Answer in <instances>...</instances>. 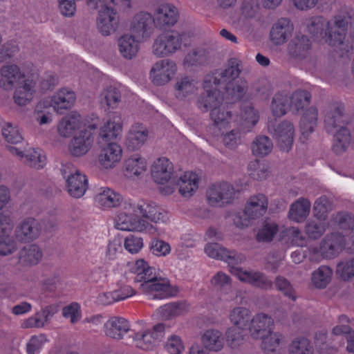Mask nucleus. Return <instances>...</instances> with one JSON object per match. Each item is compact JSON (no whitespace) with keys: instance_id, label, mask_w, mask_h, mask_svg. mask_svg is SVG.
<instances>
[{"instance_id":"49530a36","label":"nucleus","mask_w":354,"mask_h":354,"mask_svg":"<svg viewBox=\"0 0 354 354\" xmlns=\"http://www.w3.org/2000/svg\"><path fill=\"white\" fill-rule=\"evenodd\" d=\"M96 196L95 201L104 207H114L118 206L122 201L121 195L115 191L106 187Z\"/></svg>"},{"instance_id":"c03bdc74","label":"nucleus","mask_w":354,"mask_h":354,"mask_svg":"<svg viewBox=\"0 0 354 354\" xmlns=\"http://www.w3.org/2000/svg\"><path fill=\"white\" fill-rule=\"evenodd\" d=\"M310 203L304 198L298 199L290 206L289 218L297 223L304 221L310 213Z\"/></svg>"},{"instance_id":"3c124183","label":"nucleus","mask_w":354,"mask_h":354,"mask_svg":"<svg viewBox=\"0 0 354 354\" xmlns=\"http://www.w3.org/2000/svg\"><path fill=\"white\" fill-rule=\"evenodd\" d=\"M229 318L236 327L246 328L251 321L252 315L247 308L236 307L230 311Z\"/></svg>"},{"instance_id":"473e14b6","label":"nucleus","mask_w":354,"mask_h":354,"mask_svg":"<svg viewBox=\"0 0 354 354\" xmlns=\"http://www.w3.org/2000/svg\"><path fill=\"white\" fill-rule=\"evenodd\" d=\"M268 199L263 194L251 196L244 209V216L255 219L263 216L268 208Z\"/></svg>"},{"instance_id":"c9c22d12","label":"nucleus","mask_w":354,"mask_h":354,"mask_svg":"<svg viewBox=\"0 0 354 354\" xmlns=\"http://www.w3.org/2000/svg\"><path fill=\"white\" fill-rule=\"evenodd\" d=\"M211 120L219 128L225 127L231 121H234L236 115L232 110V106H223L220 104L210 111Z\"/></svg>"},{"instance_id":"f704fd0d","label":"nucleus","mask_w":354,"mask_h":354,"mask_svg":"<svg viewBox=\"0 0 354 354\" xmlns=\"http://www.w3.org/2000/svg\"><path fill=\"white\" fill-rule=\"evenodd\" d=\"M148 137V131L140 125L133 126L129 131L125 145L129 150H136L140 148Z\"/></svg>"},{"instance_id":"72a5a7b5","label":"nucleus","mask_w":354,"mask_h":354,"mask_svg":"<svg viewBox=\"0 0 354 354\" xmlns=\"http://www.w3.org/2000/svg\"><path fill=\"white\" fill-rule=\"evenodd\" d=\"M88 188V179L80 171L69 178L66 182V189L71 196L76 198L82 197Z\"/></svg>"},{"instance_id":"79ce46f5","label":"nucleus","mask_w":354,"mask_h":354,"mask_svg":"<svg viewBox=\"0 0 354 354\" xmlns=\"http://www.w3.org/2000/svg\"><path fill=\"white\" fill-rule=\"evenodd\" d=\"M41 257V250L36 245L25 246L18 254L19 263L23 266L36 265Z\"/></svg>"},{"instance_id":"2f4dec72","label":"nucleus","mask_w":354,"mask_h":354,"mask_svg":"<svg viewBox=\"0 0 354 354\" xmlns=\"http://www.w3.org/2000/svg\"><path fill=\"white\" fill-rule=\"evenodd\" d=\"M176 97L179 100H185L194 95L197 91V82L192 77L180 75L175 83Z\"/></svg>"},{"instance_id":"dca6fc26","label":"nucleus","mask_w":354,"mask_h":354,"mask_svg":"<svg viewBox=\"0 0 354 354\" xmlns=\"http://www.w3.org/2000/svg\"><path fill=\"white\" fill-rule=\"evenodd\" d=\"M205 253L212 258L225 261L228 263L230 270L245 260V257L235 251L228 250L216 243H211L205 247Z\"/></svg>"},{"instance_id":"4d7b16f0","label":"nucleus","mask_w":354,"mask_h":354,"mask_svg":"<svg viewBox=\"0 0 354 354\" xmlns=\"http://www.w3.org/2000/svg\"><path fill=\"white\" fill-rule=\"evenodd\" d=\"M311 95L304 90L295 91L289 98L290 106L297 113L303 111L310 104Z\"/></svg>"},{"instance_id":"052dcab7","label":"nucleus","mask_w":354,"mask_h":354,"mask_svg":"<svg viewBox=\"0 0 354 354\" xmlns=\"http://www.w3.org/2000/svg\"><path fill=\"white\" fill-rule=\"evenodd\" d=\"M24 162L32 168L39 169L46 165V156L40 149H29L25 151Z\"/></svg>"},{"instance_id":"6e6552de","label":"nucleus","mask_w":354,"mask_h":354,"mask_svg":"<svg viewBox=\"0 0 354 354\" xmlns=\"http://www.w3.org/2000/svg\"><path fill=\"white\" fill-rule=\"evenodd\" d=\"M268 131L276 140L279 147L283 151H288L294 140L295 129L293 124L284 120L275 125L272 122L268 124Z\"/></svg>"},{"instance_id":"4c0bfd02","label":"nucleus","mask_w":354,"mask_h":354,"mask_svg":"<svg viewBox=\"0 0 354 354\" xmlns=\"http://www.w3.org/2000/svg\"><path fill=\"white\" fill-rule=\"evenodd\" d=\"M203 346L209 351H220L224 345V338L218 330L209 329L201 337Z\"/></svg>"},{"instance_id":"4be33fe9","label":"nucleus","mask_w":354,"mask_h":354,"mask_svg":"<svg viewBox=\"0 0 354 354\" xmlns=\"http://www.w3.org/2000/svg\"><path fill=\"white\" fill-rule=\"evenodd\" d=\"M259 121V115L252 104L248 102L241 104L240 115H236L234 122H237L242 133L252 130Z\"/></svg>"},{"instance_id":"a211bd4d","label":"nucleus","mask_w":354,"mask_h":354,"mask_svg":"<svg viewBox=\"0 0 354 354\" xmlns=\"http://www.w3.org/2000/svg\"><path fill=\"white\" fill-rule=\"evenodd\" d=\"M153 17L156 28L161 29L173 26L178 19V12L173 5L162 4L157 8Z\"/></svg>"},{"instance_id":"a878e982","label":"nucleus","mask_w":354,"mask_h":354,"mask_svg":"<svg viewBox=\"0 0 354 354\" xmlns=\"http://www.w3.org/2000/svg\"><path fill=\"white\" fill-rule=\"evenodd\" d=\"M151 172L155 182L163 184L168 182L173 176V164L167 158H159L152 165Z\"/></svg>"},{"instance_id":"bb28decb","label":"nucleus","mask_w":354,"mask_h":354,"mask_svg":"<svg viewBox=\"0 0 354 354\" xmlns=\"http://www.w3.org/2000/svg\"><path fill=\"white\" fill-rule=\"evenodd\" d=\"M57 311L58 309L56 306H47L36 313L33 316L25 319L21 323V328H43Z\"/></svg>"},{"instance_id":"0eeeda50","label":"nucleus","mask_w":354,"mask_h":354,"mask_svg":"<svg viewBox=\"0 0 354 354\" xmlns=\"http://www.w3.org/2000/svg\"><path fill=\"white\" fill-rule=\"evenodd\" d=\"M206 195L211 205L222 207L232 202L235 189L231 184L221 182L212 185L207 189Z\"/></svg>"},{"instance_id":"ea45409f","label":"nucleus","mask_w":354,"mask_h":354,"mask_svg":"<svg viewBox=\"0 0 354 354\" xmlns=\"http://www.w3.org/2000/svg\"><path fill=\"white\" fill-rule=\"evenodd\" d=\"M131 270L135 274L133 278L135 283H142L148 279H154L155 275H156V269L149 266L148 263L143 259L136 261Z\"/></svg>"},{"instance_id":"603ef678","label":"nucleus","mask_w":354,"mask_h":354,"mask_svg":"<svg viewBox=\"0 0 354 354\" xmlns=\"http://www.w3.org/2000/svg\"><path fill=\"white\" fill-rule=\"evenodd\" d=\"M33 83L30 80H26L18 85L14 93V100L19 106L27 104L32 96Z\"/></svg>"},{"instance_id":"37998d69","label":"nucleus","mask_w":354,"mask_h":354,"mask_svg":"<svg viewBox=\"0 0 354 354\" xmlns=\"http://www.w3.org/2000/svg\"><path fill=\"white\" fill-rule=\"evenodd\" d=\"M80 115L72 112L64 117L58 125V131L60 136L67 138L80 127Z\"/></svg>"},{"instance_id":"680f3d73","label":"nucleus","mask_w":354,"mask_h":354,"mask_svg":"<svg viewBox=\"0 0 354 354\" xmlns=\"http://www.w3.org/2000/svg\"><path fill=\"white\" fill-rule=\"evenodd\" d=\"M187 310V306L184 302H173L165 304L160 308L159 313L162 317L169 319L179 316Z\"/></svg>"},{"instance_id":"4468645a","label":"nucleus","mask_w":354,"mask_h":354,"mask_svg":"<svg viewBox=\"0 0 354 354\" xmlns=\"http://www.w3.org/2000/svg\"><path fill=\"white\" fill-rule=\"evenodd\" d=\"M230 272L241 281L247 282L253 286L263 290L272 288L273 282L263 272L254 271H243L239 267L232 266Z\"/></svg>"},{"instance_id":"338daca9","label":"nucleus","mask_w":354,"mask_h":354,"mask_svg":"<svg viewBox=\"0 0 354 354\" xmlns=\"http://www.w3.org/2000/svg\"><path fill=\"white\" fill-rule=\"evenodd\" d=\"M244 329L239 327H230L225 333L226 341L231 348H236L245 341Z\"/></svg>"},{"instance_id":"f3484780","label":"nucleus","mask_w":354,"mask_h":354,"mask_svg":"<svg viewBox=\"0 0 354 354\" xmlns=\"http://www.w3.org/2000/svg\"><path fill=\"white\" fill-rule=\"evenodd\" d=\"M344 236L339 233L327 234L320 243L319 252L324 258L333 259L343 250Z\"/></svg>"},{"instance_id":"6e6d98bb","label":"nucleus","mask_w":354,"mask_h":354,"mask_svg":"<svg viewBox=\"0 0 354 354\" xmlns=\"http://www.w3.org/2000/svg\"><path fill=\"white\" fill-rule=\"evenodd\" d=\"M272 147V142L269 137L259 136L253 140L251 149L254 155L263 157L271 152Z\"/></svg>"},{"instance_id":"f03ea898","label":"nucleus","mask_w":354,"mask_h":354,"mask_svg":"<svg viewBox=\"0 0 354 354\" xmlns=\"http://www.w3.org/2000/svg\"><path fill=\"white\" fill-rule=\"evenodd\" d=\"M241 71V61L232 57L227 61L225 68L216 70L212 77L219 86H223L225 97L230 103L240 101L248 91L247 81L239 78Z\"/></svg>"},{"instance_id":"412c9836","label":"nucleus","mask_w":354,"mask_h":354,"mask_svg":"<svg viewBox=\"0 0 354 354\" xmlns=\"http://www.w3.org/2000/svg\"><path fill=\"white\" fill-rule=\"evenodd\" d=\"M25 79L20 68L15 64L6 65L1 68L0 86L6 90L12 89L22 84Z\"/></svg>"},{"instance_id":"6ab92c4d","label":"nucleus","mask_w":354,"mask_h":354,"mask_svg":"<svg viewBox=\"0 0 354 354\" xmlns=\"http://www.w3.org/2000/svg\"><path fill=\"white\" fill-rule=\"evenodd\" d=\"M273 324L274 321L270 316L265 313L256 314L248 326L250 335L256 339L264 337L272 331Z\"/></svg>"},{"instance_id":"13d9d810","label":"nucleus","mask_w":354,"mask_h":354,"mask_svg":"<svg viewBox=\"0 0 354 354\" xmlns=\"http://www.w3.org/2000/svg\"><path fill=\"white\" fill-rule=\"evenodd\" d=\"M273 284L276 289L281 292L284 297L292 301L297 299V292L294 285L285 277L278 275L275 277Z\"/></svg>"},{"instance_id":"20e7f679","label":"nucleus","mask_w":354,"mask_h":354,"mask_svg":"<svg viewBox=\"0 0 354 354\" xmlns=\"http://www.w3.org/2000/svg\"><path fill=\"white\" fill-rule=\"evenodd\" d=\"M183 34L172 30L159 35L152 46V53L158 57H169L180 50Z\"/></svg>"},{"instance_id":"e433bc0d","label":"nucleus","mask_w":354,"mask_h":354,"mask_svg":"<svg viewBox=\"0 0 354 354\" xmlns=\"http://www.w3.org/2000/svg\"><path fill=\"white\" fill-rule=\"evenodd\" d=\"M210 58L208 49L197 47L191 49L185 56L183 64L188 66H199L206 64Z\"/></svg>"},{"instance_id":"9d476101","label":"nucleus","mask_w":354,"mask_h":354,"mask_svg":"<svg viewBox=\"0 0 354 354\" xmlns=\"http://www.w3.org/2000/svg\"><path fill=\"white\" fill-rule=\"evenodd\" d=\"M139 289L145 294L151 295L153 299H161L173 295L168 280L155 275L154 279H148L140 284Z\"/></svg>"},{"instance_id":"c756f323","label":"nucleus","mask_w":354,"mask_h":354,"mask_svg":"<svg viewBox=\"0 0 354 354\" xmlns=\"http://www.w3.org/2000/svg\"><path fill=\"white\" fill-rule=\"evenodd\" d=\"M122 158V149L115 142H111L103 147L99 155V162L105 169L113 168Z\"/></svg>"},{"instance_id":"69168bd1","label":"nucleus","mask_w":354,"mask_h":354,"mask_svg":"<svg viewBox=\"0 0 354 354\" xmlns=\"http://www.w3.org/2000/svg\"><path fill=\"white\" fill-rule=\"evenodd\" d=\"M313 346L306 337H297L289 346L290 354H313Z\"/></svg>"},{"instance_id":"bf43d9fd","label":"nucleus","mask_w":354,"mask_h":354,"mask_svg":"<svg viewBox=\"0 0 354 354\" xmlns=\"http://www.w3.org/2000/svg\"><path fill=\"white\" fill-rule=\"evenodd\" d=\"M290 108L289 97L283 93H277L272 98L271 110L276 117H281L286 114Z\"/></svg>"},{"instance_id":"0e129e2a","label":"nucleus","mask_w":354,"mask_h":354,"mask_svg":"<svg viewBox=\"0 0 354 354\" xmlns=\"http://www.w3.org/2000/svg\"><path fill=\"white\" fill-rule=\"evenodd\" d=\"M326 223L323 220L315 218L308 220L305 226V232L311 239H317L326 230Z\"/></svg>"},{"instance_id":"a18cd8bd","label":"nucleus","mask_w":354,"mask_h":354,"mask_svg":"<svg viewBox=\"0 0 354 354\" xmlns=\"http://www.w3.org/2000/svg\"><path fill=\"white\" fill-rule=\"evenodd\" d=\"M124 168L125 176L131 178L133 176H138L145 171L147 164L145 158L136 154L125 160Z\"/></svg>"},{"instance_id":"ddd939ff","label":"nucleus","mask_w":354,"mask_h":354,"mask_svg":"<svg viewBox=\"0 0 354 354\" xmlns=\"http://www.w3.org/2000/svg\"><path fill=\"white\" fill-rule=\"evenodd\" d=\"M177 71L176 63L171 59H161L156 62L150 71V77L154 84L164 85L168 83Z\"/></svg>"},{"instance_id":"f257e3e1","label":"nucleus","mask_w":354,"mask_h":354,"mask_svg":"<svg viewBox=\"0 0 354 354\" xmlns=\"http://www.w3.org/2000/svg\"><path fill=\"white\" fill-rule=\"evenodd\" d=\"M353 15L354 11L352 9L346 8L329 21L322 17L313 18L308 24V31L317 39L325 38L328 45L341 46L342 50L348 53L353 47L344 44V41L347 33L348 25L351 24Z\"/></svg>"},{"instance_id":"aec40b11","label":"nucleus","mask_w":354,"mask_h":354,"mask_svg":"<svg viewBox=\"0 0 354 354\" xmlns=\"http://www.w3.org/2000/svg\"><path fill=\"white\" fill-rule=\"evenodd\" d=\"M76 100L75 93L66 88L57 91L50 99L49 106H52L57 113L62 114L72 108Z\"/></svg>"},{"instance_id":"8fccbe9b","label":"nucleus","mask_w":354,"mask_h":354,"mask_svg":"<svg viewBox=\"0 0 354 354\" xmlns=\"http://www.w3.org/2000/svg\"><path fill=\"white\" fill-rule=\"evenodd\" d=\"M100 101L109 109H115L121 101V92L115 86H109L101 93Z\"/></svg>"},{"instance_id":"de8ad7c7","label":"nucleus","mask_w":354,"mask_h":354,"mask_svg":"<svg viewBox=\"0 0 354 354\" xmlns=\"http://www.w3.org/2000/svg\"><path fill=\"white\" fill-rule=\"evenodd\" d=\"M317 109L310 107L303 115L300 120V131L303 136L307 138L317 125Z\"/></svg>"},{"instance_id":"a19ab883","label":"nucleus","mask_w":354,"mask_h":354,"mask_svg":"<svg viewBox=\"0 0 354 354\" xmlns=\"http://www.w3.org/2000/svg\"><path fill=\"white\" fill-rule=\"evenodd\" d=\"M136 37L133 34H125L118 39L119 50L126 59H132L138 51V41Z\"/></svg>"},{"instance_id":"f8f14e48","label":"nucleus","mask_w":354,"mask_h":354,"mask_svg":"<svg viewBox=\"0 0 354 354\" xmlns=\"http://www.w3.org/2000/svg\"><path fill=\"white\" fill-rule=\"evenodd\" d=\"M344 112V106L337 102L327 104L324 107L322 113L326 132L333 133L339 127L345 124Z\"/></svg>"},{"instance_id":"393cba45","label":"nucleus","mask_w":354,"mask_h":354,"mask_svg":"<svg viewBox=\"0 0 354 354\" xmlns=\"http://www.w3.org/2000/svg\"><path fill=\"white\" fill-rule=\"evenodd\" d=\"M40 224L33 218L24 219L16 229V237L23 242H29L37 239L40 234Z\"/></svg>"},{"instance_id":"7c9ffc66","label":"nucleus","mask_w":354,"mask_h":354,"mask_svg":"<svg viewBox=\"0 0 354 354\" xmlns=\"http://www.w3.org/2000/svg\"><path fill=\"white\" fill-rule=\"evenodd\" d=\"M93 143L91 133L87 130L81 131L73 137L69 144V151L73 156H81L86 154Z\"/></svg>"},{"instance_id":"5701e85b","label":"nucleus","mask_w":354,"mask_h":354,"mask_svg":"<svg viewBox=\"0 0 354 354\" xmlns=\"http://www.w3.org/2000/svg\"><path fill=\"white\" fill-rule=\"evenodd\" d=\"M133 214L129 213L126 209L124 212L120 213L115 220L116 228L123 231L142 232L145 230L148 223L137 216H132L131 214Z\"/></svg>"},{"instance_id":"1a4fd4ad","label":"nucleus","mask_w":354,"mask_h":354,"mask_svg":"<svg viewBox=\"0 0 354 354\" xmlns=\"http://www.w3.org/2000/svg\"><path fill=\"white\" fill-rule=\"evenodd\" d=\"M156 24L153 17L147 12H140L136 14L130 26L131 34L138 39H147L153 34Z\"/></svg>"},{"instance_id":"774afa93","label":"nucleus","mask_w":354,"mask_h":354,"mask_svg":"<svg viewBox=\"0 0 354 354\" xmlns=\"http://www.w3.org/2000/svg\"><path fill=\"white\" fill-rule=\"evenodd\" d=\"M336 273L343 281L351 280L354 277V257L338 263Z\"/></svg>"},{"instance_id":"09e8293b","label":"nucleus","mask_w":354,"mask_h":354,"mask_svg":"<svg viewBox=\"0 0 354 354\" xmlns=\"http://www.w3.org/2000/svg\"><path fill=\"white\" fill-rule=\"evenodd\" d=\"M339 128L338 130L337 129L335 131V134L333 146V149L337 154L344 152L351 142L350 131L344 125H342Z\"/></svg>"},{"instance_id":"5fc2aeb1","label":"nucleus","mask_w":354,"mask_h":354,"mask_svg":"<svg viewBox=\"0 0 354 354\" xmlns=\"http://www.w3.org/2000/svg\"><path fill=\"white\" fill-rule=\"evenodd\" d=\"M122 126L119 122L107 121L100 130V136L105 142H111L120 135Z\"/></svg>"},{"instance_id":"423d86ee","label":"nucleus","mask_w":354,"mask_h":354,"mask_svg":"<svg viewBox=\"0 0 354 354\" xmlns=\"http://www.w3.org/2000/svg\"><path fill=\"white\" fill-rule=\"evenodd\" d=\"M212 77H214V73L205 77L203 81L204 91L197 100L198 108L203 112L216 109L222 104L224 98L216 88L219 85Z\"/></svg>"},{"instance_id":"864d4df0","label":"nucleus","mask_w":354,"mask_h":354,"mask_svg":"<svg viewBox=\"0 0 354 354\" xmlns=\"http://www.w3.org/2000/svg\"><path fill=\"white\" fill-rule=\"evenodd\" d=\"M332 276L333 270L330 267L321 266L312 273V283L317 288H325L330 282Z\"/></svg>"},{"instance_id":"e2e57ef3","label":"nucleus","mask_w":354,"mask_h":354,"mask_svg":"<svg viewBox=\"0 0 354 354\" xmlns=\"http://www.w3.org/2000/svg\"><path fill=\"white\" fill-rule=\"evenodd\" d=\"M248 168L249 175L254 180H265L270 174L269 167L264 162H260L259 160L251 161Z\"/></svg>"},{"instance_id":"58836bf2","label":"nucleus","mask_w":354,"mask_h":354,"mask_svg":"<svg viewBox=\"0 0 354 354\" xmlns=\"http://www.w3.org/2000/svg\"><path fill=\"white\" fill-rule=\"evenodd\" d=\"M175 186L178 188L179 193L184 197H190L198 189V178L196 174L185 172L180 176Z\"/></svg>"},{"instance_id":"b1692460","label":"nucleus","mask_w":354,"mask_h":354,"mask_svg":"<svg viewBox=\"0 0 354 354\" xmlns=\"http://www.w3.org/2000/svg\"><path fill=\"white\" fill-rule=\"evenodd\" d=\"M130 330L129 322L120 317H112L104 325V331L106 336L114 339H121L124 335Z\"/></svg>"},{"instance_id":"9b49d317","label":"nucleus","mask_w":354,"mask_h":354,"mask_svg":"<svg viewBox=\"0 0 354 354\" xmlns=\"http://www.w3.org/2000/svg\"><path fill=\"white\" fill-rule=\"evenodd\" d=\"M165 335V325L158 324L152 330H146L135 333L133 340L135 345L142 350L152 349Z\"/></svg>"},{"instance_id":"c85d7f7f","label":"nucleus","mask_w":354,"mask_h":354,"mask_svg":"<svg viewBox=\"0 0 354 354\" xmlns=\"http://www.w3.org/2000/svg\"><path fill=\"white\" fill-rule=\"evenodd\" d=\"M293 26L287 18L279 19L272 27L270 37L272 42L276 45L285 43L291 36Z\"/></svg>"},{"instance_id":"39448f33","label":"nucleus","mask_w":354,"mask_h":354,"mask_svg":"<svg viewBox=\"0 0 354 354\" xmlns=\"http://www.w3.org/2000/svg\"><path fill=\"white\" fill-rule=\"evenodd\" d=\"M124 209L129 213H134L138 217L142 216L153 223H165L168 220L167 212L150 201L140 200L137 203L126 202Z\"/></svg>"},{"instance_id":"cd10ccee","label":"nucleus","mask_w":354,"mask_h":354,"mask_svg":"<svg viewBox=\"0 0 354 354\" xmlns=\"http://www.w3.org/2000/svg\"><path fill=\"white\" fill-rule=\"evenodd\" d=\"M311 43L305 35H297L291 39L288 46L289 55L299 60L308 58L310 53Z\"/></svg>"},{"instance_id":"2eb2a0df","label":"nucleus","mask_w":354,"mask_h":354,"mask_svg":"<svg viewBox=\"0 0 354 354\" xmlns=\"http://www.w3.org/2000/svg\"><path fill=\"white\" fill-rule=\"evenodd\" d=\"M119 23L116 11L109 5L102 7L97 18V27L103 35H109L115 32Z\"/></svg>"},{"instance_id":"7ed1b4c3","label":"nucleus","mask_w":354,"mask_h":354,"mask_svg":"<svg viewBox=\"0 0 354 354\" xmlns=\"http://www.w3.org/2000/svg\"><path fill=\"white\" fill-rule=\"evenodd\" d=\"M9 191L5 186H0V210L9 200ZM12 225L10 218L0 214V256L12 254L16 249L15 242L11 236Z\"/></svg>"}]
</instances>
